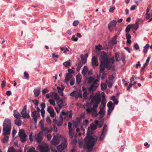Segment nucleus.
<instances>
[{"label": "nucleus", "instance_id": "obj_1", "mask_svg": "<svg viewBox=\"0 0 152 152\" xmlns=\"http://www.w3.org/2000/svg\"><path fill=\"white\" fill-rule=\"evenodd\" d=\"M101 63L100 64L99 76L101 73L104 71L105 68H107L108 70L110 69L112 66V64L110 63L107 55L105 52H102L100 57Z\"/></svg>", "mask_w": 152, "mask_h": 152}, {"label": "nucleus", "instance_id": "obj_2", "mask_svg": "<svg viewBox=\"0 0 152 152\" xmlns=\"http://www.w3.org/2000/svg\"><path fill=\"white\" fill-rule=\"evenodd\" d=\"M101 100V98L100 95L96 94L91 99V103L93 104V107H89L86 109V111L88 113H91L93 117H96L98 115L96 108L97 107L98 104Z\"/></svg>", "mask_w": 152, "mask_h": 152}, {"label": "nucleus", "instance_id": "obj_3", "mask_svg": "<svg viewBox=\"0 0 152 152\" xmlns=\"http://www.w3.org/2000/svg\"><path fill=\"white\" fill-rule=\"evenodd\" d=\"M87 149L89 152L92 151L95 145V142L97 140V137L96 136H87L85 138Z\"/></svg>", "mask_w": 152, "mask_h": 152}, {"label": "nucleus", "instance_id": "obj_4", "mask_svg": "<svg viewBox=\"0 0 152 152\" xmlns=\"http://www.w3.org/2000/svg\"><path fill=\"white\" fill-rule=\"evenodd\" d=\"M3 132L4 135H7L10 134L11 125L10 121L8 119H5L3 123Z\"/></svg>", "mask_w": 152, "mask_h": 152}, {"label": "nucleus", "instance_id": "obj_5", "mask_svg": "<svg viewBox=\"0 0 152 152\" xmlns=\"http://www.w3.org/2000/svg\"><path fill=\"white\" fill-rule=\"evenodd\" d=\"M66 142V140L65 138H63L61 144L57 147V150L59 152H61L66 148L67 145Z\"/></svg>", "mask_w": 152, "mask_h": 152}, {"label": "nucleus", "instance_id": "obj_6", "mask_svg": "<svg viewBox=\"0 0 152 152\" xmlns=\"http://www.w3.org/2000/svg\"><path fill=\"white\" fill-rule=\"evenodd\" d=\"M41 110L38 107H37V111H34L32 113L31 116L33 118L35 123L37 122L38 118L40 117L39 112Z\"/></svg>", "mask_w": 152, "mask_h": 152}, {"label": "nucleus", "instance_id": "obj_7", "mask_svg": "<svg viewBox=\"0 0 152 152\" xmlns=\"http://www.w3.org/2000/svg\"><path fill=\"white\" fill-rule=\"evenodd\" d=\"M100 76H99V75H97V79L95 80V81H94V83L92 84L89 89L90 91H94L97 88L98 86V84L97 83V82L99 81V77Z\"/></svg>", "mask_w": 152, "mask_h": 152}, {"label": "nucleus", "instance_id": "obj_8", "mask_svg": "<svg viewBox=\"0 0 152 152\" xmlns=\"http://www.w3.org/2000/svg\"><path fill=\"white\" fill-rule=\"evenodd\" d=\"M18 135L20 139L21 142H24L26 140V137L27 136L23 130L21 129H20L18 132Z\"/></svg>", "mask_w": 152, "mask_h": 152}, {"label": "nucleus", "instance_id": "obj_9", "mask_svg": "<svg viewBox=\"0 0 152 152\" xmlns=\"http://www.w3.org/2000/svg\"><path fill=\"white\" fill-rule=\"evenodd\" d=\"M61 114L65 116L64 119L67 120L69 118H72V114L71 110L66 112L64 111L61 112Z\"/></svg>", "mask_w": 152, "mask_h": 152}, {"label": "nucleus", "instance_id": "obj_10", "mask_svg": "<svg viewBox=\"0 0 152 152\" xmlns=\"http://www.w3.org/2000/svg\"><path fill=\"white\" fill-rule=\"evenodd\" d=\"M115 56L116 61H119L122 60L124 63L125 62V57L122 54H119L118 53H116L115 54Z\"/></svg>", "mask_w": 152, "mask_h": 152}, {"label": "nucleus", "instance_id": "obj_11", "mask_svg": "<svg viewBox=\"0 0 152 152\" xmlns=\"http://www.w3.org/2000/svg\"><path fill=\"white\" fill-rule=\"evenodd\" d=\"M21 114L22 115V117L24 118H29L30 116L29 114L28 111H27L26 110V106H25L22 110L21 113Z\"/></svg>", "mask_w": 152, "mask_h": 152}, {"label": "nucleus", "instance_id": "obj_12", "mask_svg": "<svg viewBox=\"0 0 152 152\" xmlns=\"http://www.w3.org/2000/svg\"><path fill=\"white\" fill-rule=\"evenodd\" d=\"M117 23L116 21L115 20H113L108 24V28L110 31H112L113 30V28H115Z\"/></svg>", "mask_w": 152, "mask_h": 152}, {"label": "nucleus", "instance_id": "obj_13", "mask_svg": "<svg viewBox=\"0 0 152 152\" xmlns=\"http://www.w3.org/2000/svg\"><path fill=\"white\" fill-rule=\"evenodd\" d=\"M107 126L106 124H104L103 126V130L101 133L100 137L99 139L100 140L102 141L104 139L107 132Z\"/></svg>", "mask_w": 152, "mask_h": 152}, {"label": "nucleus", "instance_id": "obj_14", "mask_svg": "<svg viewBox=\"0 0 152 152\" xmlns=\"http://www.w3.org/2000/svg\"><path fill=\"white\" fill-rule=\"evenodd\" d=\"M44 133L42 131H40L37 134L36 137V140L38 143H40L42 141L43 136Z\"/></svg>", "mask_w": 152, "mask_h": 152}, {"label": "nucleus", "instance_id": "obj_15", "mask_svg": "<svg viewBox=\"0 0 152 152\" xmlns=\"http://www.w3.org/2000/svg\"><path fill=\"white\" fill-rule=\"evenodd\" d=\"M39 148L40 152H48L49 151L48 146L39 145Z\"/></svg>", "mask_w": 152, "mask_h": 152}, {"label": "nucleus", "instance_id": "obj_16", "mask_svg": "<svg viewBox=\"0 0 152 152\" xmlns=\"http://www.w3.org/2000/svg\"><path fill=\"white\" fill-rule=\"evenodd\" d=\"M91 64L93 66H96L98 65L97 58L95 56H93L92 58Z\"/></svg>", "mask_w": 152, "mask_h": 152}, {"label": "nucleus", "instance_id": "obj_17", "mask_svg": "<svg viewBox=\"0 0 152 152\" xmlns=\"http://www.w3.org/2000/svg\"><path fill=\"white\" fill-rule=\"evenodd\" d=\"M48 112L50 113L51 117L53 118L54 117L55 113L53 108L51 107H48L47 108Z\"/></svg>", "mask_w": 152, "mask_h": 152}, {"label": "nucleus", "instance_id": "obj_18", "mask_svg": "<svg viewBox=\"0 0 152 152\" xmlns=\"http://www.w3.org/2000/svg\"><path fill=\"white\" fill-rule=\"evenodd\" d=\"M59 141L57 137L54 136L51 141V144L54 145H57L59 144Z\"/></svg>", "mask_w": 152, "mask_h": 152}, {"label": "nucleus", "instance_id": "obj_19", "mask_svg": "<svg viewBox=\"0 0 152 152\" xmlns=\"http://www.w3.org/2000/svg\"><path fill=\"white\" fill-rule=\"evenodd\" d=\"M57 105L60 108H61L65 105V103L64 102L62 99L58 100Z\"/></svg>", "mask_w": 152, "mask_h": 152}, {"label": "nucleus", "instance_id": "obj_20", "mask_svg": "<svg viewBox=\"0 0 152 152\" xmlns=\"http://www.w3.org/2000/svg\"><path fill=\"white\" fill-rule=\"evenodd\" d=\"M88 56V53H86L84 55H80V58L83 64H85L86 62L87 58Z\"/></svg>", "mask_w": 152, "mask_h": 152}, {"label": "nucleus", "instance_id": "obj_21", "mask_svg": "<svg viewBox=\"0 0 152 152\" xmlns=\"http://www.w3.org/2000/svg\"><path fill=\"white\" fill-rule=\"evenodd\" d=\"M75 99H77L78 98H82V94L80 91H75Z\"/></svg>", "mask_w": 152, "mask_h": 152}, {"label": "nucleus", "instance_id": "obj_22", "mask_svg": "<svg viewBox=\"0 0 152 152\" xmlns=\"http://www.w3.org/2000/svg\"><path fill=\"white\" fill-rule=\"evenodd\" d=\"M41 131L42 132H44V133H48L50 132H51L50 130L48 129L47 127H44L42 126H41Z\"/></svg>", "mask_w": 152, "mask_h": 152}, {"label": "nucleus", "instance_id": "obj_23", "mask_svg": "<svg viewBox=\"0 0 152 152\" xmlns=\"http://www.w3.org/2000/svg\"><path fill=\"white\" fill-rule=\"evenodd\" d=\"M33 133L31 132L29 135V139L31 142L33 141L34 140H36V135L34 134L33 135Z\"/></svg>", "mask_w": 152, "mask_h": 152}, {"label": "nucleus", "instance_id": "obj_24", "mask_svg": "<svg viewBox=\"0 0 152 152\" xmlns=\"http://www.w3.org/2000/svg\"><path fill=\"white\" fill-rule=\"evenodd\" d=\"M52 96L54 99L56 100H58L59 99V97L58 94L55 92H53L52 93Z\"/></svg>", "mask_w": 152, "mask_h": 152}, {"label": "nucleus", "instance_id": "obj_25", "mask_svg": "<svg viewBox=\"0 0 152 152\" xmlns=\"http://www.w3.org/2000/svg\"><path fill=\"white\" fill-rule=\"evenodd\" d=\"M64 88H61L59 86L57 87V89L58 90V92L61 96H63V91Z\"/></svg>", "mask_w": 152, "mask_h": 152}, {"label": "nucleus", "instance_id": "obj_26", "mask_svg": "<svg viewBox=\"0 0 152 152\" xmlns=\"http://www.w3.org/2000/svg\"><path fill=\"white\" fill-rule=\"evenodd\" d=\"M100 115V117L102 118L103 117L105 114V112L103 108H101L98 114Z\"/></svg>", "mask_w": 152, "mask_h": 152}, {"label": "nucleus", "instance_id": "obj_27", "mask_svg": "<svg viewBox=\"0 0 152 152\" xmlns=\"http://www.w3.org/2000/svg\"><path fill=\"white\" fill-rule=\"evenodd\" d=\"M117 36H115L111 40L110 42L113 45H115L117 43V41L116 39L117 38Z\"/></svg>", "mask_w": 152, "mask_h": 152}, {"label": "nucleus", "instance_id": "obj_28", "mask_svg": "<svg viewBox=\"0 0 152 152\" xmlns=\"http://www.w3.org/2000/svg\"><path fill=\"white\" fill-rule=\"evenodd\" d=\"M88 67L86 66H85L83 68V69L82 71V73L84 75H85L86 74L87 72L88 71Z\"/></svg>", "mask_w": 152, "mask_h": 152}, {"label": "nucleus", "instance_id": "obj_29", "mask_svg": "<svg viewBox=\"0 0 152 152\" xmlns=\"http://www.w3.org/2000/svg\"><path fill=\"white\" fill-rule=\"evenodd\" d=\"M150 46L148 44H147L144 47L143 52L145 54L147 53V51L148 50V48Z\"/></svg>", "mask_w": 152, "mask_h": 152}, {"label": "nucleus", "instance_id": "obj_30", "mask_svg": "<svg viewBox=\"0 0 152 152\" xmlns=\"http://www.w3.org/2000/svg\"><path fill=\"white\" fill-rule=\"evenodd\" d=\"M40 90H35L34 91V94L36 97H37L39 96L40 93Z\"/></svg>", "mask_w": 152, "mask_h": 152}, {"label": "nucleus", "instance_id": "obj_31", "mask_svg": "<svg viewBox=\"0 0 152 152\" xmlns=\"http://www.w3.org/2000/svg\"><path fill=\"white\" fill-rule=\"evenodd\" d=\"M133 24H129L126 27V32L128 33L130 31V29L132 27Z\"/></svg>", "mask_w": 152, "mask_h": 152}, {"label": "nucleus", "instance_id": "obj_32", "mask_svg": "<svg viewBox=\"0 0 152 152\" xmlns=\"http://www.w3.org/2000/svg\"><path fill=\"white\" fill-rule=\"evenodd\" d=\"M95 81L94 78L91 76L90 77L88 78V83H93Z\"/></svg>", "mask_w": 152, "mask_h": 152}, {"label": "nucleus", "instance_id": "obj_33", "mask_svg": "<svg viewBox=\"0 0 152 152\" xmlns=\"http://www.w3.org/2000/svg\"><path fill=\"white\" fill-rule=\"evenodd\" d=\"M13 115L14 117L17 119H20L21 117V115L19 113L14 112Z\"/></svg>", "mask_w": 152, "mask_h": 152}, {"label": "nucleus", "instance_id": "obj_34", "mask_svg": "<svg viewBox=\"0 0 152 152\" xmlns=\"http://www.w3.org/2000/svg\"><path fill=\"white\" fill-rule=\"evenodd\" d=\"M69 135L70 138L71 139L73 137L74 134V132L73 130H69Z\"/></svg>", "mask_w": 152, "mask_h": 152}, {"label": "nucleus", "instance_id": "obj_35", "mask_svg": "<svg viewBox=\"0 0 152 152\" xmlns=\"http://www.w3.org/2000/svg\"><path fill=\"white\" fill-rule=\"evenodd\" d=\"M139 23L138 21L136 22L135 24H133L132 27L135 30H136L138 28Z\"/></svg>", "mask_w": 152, "mask_h": 152}, {"label": "nucleus", "instance_id": "obj_36", "mask_svg": "<svg viewBox=\"0 0 152 152\" xmlns=\"http://www.w3.org/2000/svg\"><path fill=\"white\" fill-rule=\"evenodd\" d=\"M60 48L61 51H63V53H66L67 52L69 51V50L65 47H61Z\"/></svg>", "mask_w": 152, "mask_h": 152}, {"label": "nucleus", "instance_id": "obj_37", "mask_svg": "<svg viewBox=\"0 0 152 152\" xmlns=\"http://www.w3.org/2000/svg\"><path fill=\"white\" fill-rule=\"evenodd\" d=\"M76 83L77 84H78L81 82V79L80 77L79 76H77L76 77Z\"/></svg>", "mask_w": 152, "mask_h": 152}, {"label": "nucleus", "instance_id": "obj_38", "mask_svg": "<svg viewBox=\"0 0 152 152\" xmlns=\"http://www.w3.org/2000/svg\"><path fill=\"white\" fill-rule=\"evenodd\" d=\"M72 77V75H71V74H69L68 73H67L66 75V76L65 77V81L66 82H67V81H68L70 79V78H71V77Z\"/></svg>", "mask_w": 152, "mask_h": 152}, {"label": "nucleus", "instance_id": "obj_39", "mask_svg": "<svg viewBox=\"0 0 152 152\" xmlns=\"http://www.w3.org/2000/svg\"><path fill=\"white\" fill-rule=\"evenodd\" d=\"M63 65L65 67H67L69 66H71L70 63L69 61H66L63 63Z\"/></svg>", "mask_w": 152, "mask_h": 152}, {"label": "nucleus", "instance_id": "obj_40", "mask_svg": "<svg viewBox=\"0 0 152 152\" xmlns=\"http://www.w3.org/2000/svg\"><path fill=\"white\" fill-rule=\"evenodd\" d=\"M16 150L12 147L9 148L7 152H15Z\"/></svg>", "mask_w": 152, "mask_h": 152}, {"label": "nucleus", "instance_id": "obj_41", "mask_svg": "<svg viewBox=\"0 0 152 152\" xmlns=\"http://www.w3.org/2000/svg\"><path fill=\"white\" fill-rule=\"evenodd\" d=\"M83 64L81 63L78 64V66L77 68L76 69V71L77 72H79Z\"/></svg>", "mask_w": 152, "mask_h": 152}, {"label": "nucleus", "instance_id": "obj_42", "mask_svg": "<svg viewBox=\"0 0 152 152\" xmlns=\"http://www.w3.org/2000/svg\"><path fill=\"white\" fill-rule=\"evenodd\" d=\"M102 46L100 44L98 45L97 46H95L96 49L98 51H100L102 49Z\"/></svg>", "mask_w": 152, "mask_h": 152}, {"label": "nucleus", "instance_id": "obj_43", "mask_svg": "<svg viewBox=\"0 0 152 152\" xmlns=\"http://www.w3.org/2000/svg\"><path fill=\"white\" fill-rule=\"evenodd\" d=\"M15 123L16 125L18 126L21 125V124L20 121L17 119L15 120Z\"/></svg>", "mask_w": 152, "mask_h": 152}, {"label": "nucleus", "instance_id": "obj_44", "mask_svg": "<svg viewBox=\"0 0 152 152\" xmlns=\"http://www.w3.org/2000/svg\"><path fill=\"white\" fill-rule=\"evenodd\" d=\"M88 94L87 91H85L83 93V96H82V97H83L85 99H87V96Z\"/></svg>", "mask_w": 152, "mask_h": 152}, {"label": "nucleus", "instance_id": "obj_45", "mask_svg": "<svg viewBox=\"0 0 152 152\" xmlns=\"http://www.w3.org/2000/svg\"><path fill=\"white\" fill-rule=\"evenodd\" d=\"M49 102L50 104L53 106H55L56 105L55 102L53 99H50L49 100Z\"/></svg>", "mask_w": 152, "mask_h": 152}, {"label": "nucleus", "instance_id": "obj_46", "mask_svg": "<svg viewBox=\"0 0 152 152\" xmlns=\"http://www.w3.org/2000/svg\"><path fill=\"white\" fill-rule=\"evenodd\" d=\"M24 75L25 78L26 79H28L29 78V76L28 74L26 72H24Z\"/></svg>", "mask_w": 152, "mask_h": 152}, {"label": "nucleus", "instance_id": "obj_47", "mask_svg": "<svg viewBox=\"0 0 152 152\" xmlns=\"http://www.w3.org/2000/svg\"><path fill=\"white\" fill-rule=\"evenodd\" d=\"M32 102L34 103L36 106H38L39 101L37 100H32Z\"/></svg>", "mask_w": 152, "mask_h": 152}, {"label": "nucleus", "instance_id": "obj_48", "mask_svg": "<svg viewBox=\"0 0 152 152\" xmlns=\"http://www.w3.org/2000/svg\"><path fill=\"white\" fill-rule=\"evenodd\" d=\"M105 100H106V99L105 98L104 96H102V104H103L104 106H105V104H106Z\"/></svg>", "mask_w": 152, "mask_h": 152}, {"label": "nucleus", "instance_id": "obj_49", "mask_svg": "<svg viewBox=\"0 0 152 152\" xmlns=\"http://www.w3.org/2000/svg\"><path fill=\"white\" fill-rule=\"evenodd\" d=\"M9 137L8 136H6L4 137V138L3 139L4 143H5L8 141Z\"/></svg>", "mask_w": 152, "mask_h": 152}, {"label": "nucleus", "instance_id": "obj_50", "mask_svg": "<svg viewBox=\"0 0 152 152\" xmlns=\"http://www.w3.org/2000/svg\"><path fill=\"white\" fill-rule=\"evenodd\" d=\"M107 106L108 108H110L111 107H112L113 106V103L112 102L110 101L108 102L107 104Z\"/></svg>", "mask_w": 152, "mask_h": 152}, {"label": "nucleus", "instance_id": "obj_51", "mask_svg": "<svg viewBox=\"0 0 152 152\" xmlns=\"http://www.w3.org/2000/svg\"><path fill=\"white\" fill-rule=\"evenodd\" d=\"M28 152H37L35 151V149L34 147L31 148L28 151Z\"/></svg>", "mask_w": 152, "mask_h": 152}, {"label": "nucleus", "instance_id": "obj_52", "mask_svg": "<svg viewBox=\"0 0 152 152\" xmlns=\"http://www.w3.org/2000/svg\"><path fill=\"white\" fill-rule=\"evenodd\" d=\"M101 87L102 89H105L107 88V86L105 83H103L101 84Z\"/></svg>", "mask_w": 152, "mask_h": 152}, {"label": "nucleus", "instance_id": "obj_53", "mask_svg": "<svg viewBox=\"0 0 152 152\" xmlns=\"http://www.w3.org/2000/svg\"><path fill=\"white\" fill-rule=\"evenodd\" d=\"M107 75V73H103L102 74V76L101 77V79L102 80H104L105 78Z\"/></svg>", "mask_w": 152, "mask_h": 152}, {"label": "nucleus", "instance_id": "obj_54", "mask_svg": "<svg viewBox=\"0 0 152 152\" xmlns=\"http://www.w3.org/2000/svg\"><path fill=\"white\" fill-rule=\"evenodd\" d=\"M63 121H62V120H60L58 121V122H57V125L58 126H61L63 124Z\"/></svg>", "mask_w": 152, "mask_h": 152}, {"label": "nucleus", "instance_id": "obj_55", "mask_svg": "<svg viewBox=\"0 0 152 152\" xmlns=\"http://www.w3.org/2000/svg\"><path fill=\"white\" fill-rule=\"evenodd\" d=\"M41 115L42 116V117H44V114L45 113V111L44 110V109H41L40 111Z\"/></svg>", "mask_w": 152, "mask_h": 152}, {"label": "nucleus", "instance_id": "obj_56", "mask_svg": "<svg viewBox=\"0 0 152 152\" xmlns=\"http://www.w3.org/2000/svg\"><path fill=\"white\" fill-rule=\"evenodd\" d=\"M79 23L78 20L75 21L73 23V25L74 26H76Z\"/></svg>", "mask_w": 152, "mask_h": 152}, {"label": "nucleus", "instance_id": "obj_57", "mask_svg": "<svg viewBox=\"0 0 152 152\" xmlns=\"http://www.w3.org/2000/svg\"><path fill=\"white\" fill-rule=\"evenodd\" d=\"M72 39L75 41H77L78 40V38L77 37H75V35H73L72 37Z\"/></svg>", "mask_w": 152, "mask_h": 152}, {"label": "nucleus", "instance_id": "obj_58", "mask_svg": "<svg viewBox=\"0 0 152 152\" xmlns=\"http://www.w3.org/2000/svg\"><path fill=\"white\" fill-rule=\"evenodd\" d=\"M46 121L47 122L48 124L50 123L51 122V120L50 119V118L49 116H47V117Z\"/></svg>", "mask_w": 152, "mask_h": 152}, {"label": "nucleus", "instance_id": "obj_59", "mask_svg": "<svg viewBox=\"0 0 152 152\" xmlns=\"http://www.w3.org/2000/svg\"><path fill=\"white\" fill-rule=\"evenodd\" d=\"M113 78V75H110L109 77V81H108V83H110L111 82V81H112Z\"/></svg>", "mask_w": 152, "mask_h": 152}, {"label": "nucleus", "instance_id": "obj_60", "mask_svg": "<svg viewBox=\"0 0 152 152\" xmlns=\"http://www.w3.org/2000/svg\"><path fill=\"white\" fill-rule=\"evenodd\" d=\"M55 109L56 112L57 113H59V112H60V109L61 108H60V107H55Z\"/></svg>", "mask_w": 152, "mask_h": 152}, {"label": "nucleus", "instance_id": "obj_61", "mask_svg": "<svg viewBox=\"0 0 152 152\" xmlns=\"http://www.w3.org/2000/svg\"><path fill=\"white\" fill-rule=\"evenodd\" d=\"M68 126L69 127V130H73L72 128V124L71 122H70L68 123Z\"/></svg>", "mask_w": 152, "mask_h": 152}, {"label": "nucleus", "instance_id": "obj_62", "mask_svg": "<svg viewBox=\"0 0 152 152\" xmlns=\"http://www.w3.org/2000/svg\"><path fill=\"white\" fill-rule=\"evenodd\" d=\"M68 72V73L70 74H73L74 73V71L70 69H69Z\"/></svg>", "mask_w": 152, "mask_h": 152}, {"label": "nucleus", "instance_id": "obj_63", "mask_svg": "<svg viewBox=\"0 0 152 152\" xmlns=\"http://www.w3.org/2000/svg\"><path fill=\"white\" fill-rule=\"evenodd\" d=\"M145 15H146V18L147 19H149L151 17V15L150 14H148V13H146Z\"/></svg>", "mask_w": 152, "mask_h": 152}, {"label": "nucleus", "instance_id": "obj_64", "mask_svg": "<svg viewBox=\"0 0 152 152\" xmlns=\"http://www.w3.org/2000/svg\"><path fill=\"white\" fill-rule=\"evenodd\" d=\"M49 92V91L47 88H45L42 91V92L43 94H45Z\"/></svg>", "mask_w": 152, "mask_h": 152}]
</instances>
